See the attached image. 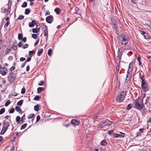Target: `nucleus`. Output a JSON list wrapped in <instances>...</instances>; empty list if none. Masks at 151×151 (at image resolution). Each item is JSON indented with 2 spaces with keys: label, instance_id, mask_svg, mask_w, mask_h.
<instances>
[{
  "label": "nucleus",
  "instance_id": "obj_1",
  "mask_svg": "<svg viewBox=\"0 0 151 151\" xmlns=\"http://www.w3.org/2000/svg\"><path fill=\"white\" fill-rule=\"evenodd\" d=\"M141 72L142 73L143 75L142 76H141V74L140 73L139 77V78L142 81L141 85V88L144 91H146L148 90V85L145 78V75L143 72L141 71Z\"/></svg>",
  "mask_w": 151,
  "mask_h": 151
},
{
  "label": "nucleus",
  "instance_id": "obj_2",
  "mask_svg": "<svg viewBox=\"0 0 151 151\" xmlns=\"http://www.w3.org/2000/svg\"><path fill=\"white\" fill-rule=\"evenodd\" d=\"M119 39H122L121 44L122 45H126L129 42V38L128 36L124 34V35H121L119 37Z\"/></svg>",
  "mask_w": 151,
  "mask_h": 151
},
{
  "label": "nucleus",
  "instance_id": "obj_3",
  "mask_svg": "<svg viewBox=\"0 0 151 151\" xmlns=\"http://www.w3.org/2000/svg\"><path fill=\"white\" fill-rule=\"evenodd\" d=\"M134 103L135 108L139 110L143 108V107L144 106L143 104V101L141 99H136Z\"/></svg>",
  "mask_w": 151,
  "mask_h": 151
},
{
  "label": "nucleus",
  "instance_id": "obj_4",
  "mask_svg": "<svg viewBox=\"0 0 151 151\" xmlns=\"http://www.w3.org/2000/svg\"><path fill=\"white\" fill-rule=\"evenodd\" d=\"M126 95V93L125 91H122L118 94L116 97V101L119 102L122 101L124 99Z\"/></svg>",
  "mask_w": 151,
  "mask_h": 151
},
{
  "label": "nucleus",
  "instance_id": "obj_5",
  "mask_svg": "<svg viewBox=\"0 0 151 151\" xmlns=\"http://www.w3.org/2000/svg\"><path fill=\"white\" fill-rule=\"evenodd\" d=\"M111 122V121L107 119L104 120L100 123L99 124V127L103 128L106 126L110 125Z\"/></svg>",
  "mask_w": 151,
  "mask_h": 151
},
{
  "label": "nucleus",
  "instance_id": "obj_6",
  "mask_svg": "<svg viewBox=\"0 0 151 151\" xmlns=\"http://www.w3.org/2000/svg\"><path fill=\"white\" fill-rule=\"evenodd\" d=\"M16 76L13 72H10L7 77V80L11 83H12L16 79Z\"/></svg>",
  "mask_w": 151,
  "mask_h": 151
},
{
  "label": "nucleus",
  "instance_id": "obj_7",
  "mask_svg": "<svg viewBox=\"0 0 151 151\" xmlns=\"http://www.w3.org/2000/svg\"><path fill=\"white\" fill-rule=\"evenodd\" d=\"M8 72V70L6 68L4 67H2L1 65L0 66V74L3 76L6 75Z\"/></svg>",
  "mask_w": 151,
  "mask_h": 151
},
{
  "label": "nucleus",
  "instance_id": "obj_8",
  "mask_svg": "<svg viewBox=\"0 0 151 151\" xmlns=\"http://www.w3.org/2000/svg\"><path fill=\"white\" fill-rule=\"evenodd\" d=\"M113 136L115 138H123L125 136V134L122 132H119L118 133L113 134Z\"/></svg>",
  "mask_w": 151,
  "mask_h": 151
},
{
  "label": "nucleus",
  "instance_id": "obj_9",
  "mask_svg": "<svg viewBox=\"0 0 151 151\" xmlns=\"http://www.w3.org/2000/svg\"><path fill=\"white\" fill-rule=\"evenodd\" d=\"M53 17L52 15H49L46 18V22L48 23H51L53 21Z\"/></svg>",
  "mask_w": 151,
  "mask_h": 151
},
{
  "label": "nucleus",
  "instance_id": "obj_10",
  "mask_svg": "<svg viewBox=\"0 0 151 151\" xmlns=\"http://www.w3.org/2000/svg\"><path fill=\"white\" fill-rule=\"evenodd\" d=\"M9 125L10 124L8 122H5L4 123V125L2 129V130H4L6 132Z\"/></svg>",
  "mask_w": 151,
  "mask_h": 151
},
{
  "label": "nucleus",
  "instance_id": "obj_11",
  "mask_svg": "<svg viewBox=\"0 0 151 151\" xmlns=\"http://www.w3.org/2000/svg\"><path fill=\"white\" fill-rule=\"evenodd\" d=\"M35 24L36 25L37 27L39 26L38 24L36 23V21L35 20H33L31 22H30L29 23V26L30 27H34Z\"/></svg>",
  "mask_w": 151,
  "mask_h": 151
},
{
  "label": "nucleus",
  "instance_id": "obj_12",
  "mask_svg": "<svg viewBox=\"0 0 151 151\" xmlns=\"http://www.w3.org/2000/svg\"><path fill=\"white\" fill-rule=\"evenodd\" d=\"M44 30L43 29V31L44 33V35L46 37V39L47 40L48 38V31L46 25H45L44 27H43Z\"/></svg>",
  "mask_w": 151,
  "mask_h": 151
},
{
  "label": "nucleus",
  "instance_id": "obj_13",
  "mask_svg": "<svg viewBox=\"0 0 151 151\" xmlns=\"http://www.w3.org/2000/svg\"><path fill=\"white\" fill-rule=\"evenodd\" d=\"M123 52L119 51V50H118V56L117 57V59L119 61V62L121 60L122 56V55Z\"/></svg>",
  "mask_w": 151,
  "mask_h": 151
},
{
  "label": "nucleus",
  "instance_id": "obj_14",
  "mask_svg": "<svg viewBox=\"0 0 151 151\" xmlns=\"http://www.w3.org/2000/svg\"><path fill=\"white\" fill-rule=\"evenodd\" d=\"M71 123L72 125H78L80 124V122L76 119H73L71 120Z\"/></svg>",
  "mask_w": 151,
  "mask_h": 151
},
{
  "label": "nucleus",
  "instance_id": "obj_15",
  "mask_svg": "<svg viewBox=\"0 0 151 151\" xmlns=\"http://www.w3.org/2000/svg\"><path fill=\"white\" fill-rule=\"evenodd\" d=\"M127 74L126 76V78L125 80L126 82H128L130 79L131 77V76L130 75H129V72L127 71Z\"/></svg>",
  "mask_w": 151,
  "mask_h": 151
},
{
  "label": "nucleus",
  "instance_id": "obj_16",
  "mask_svg": "<svg viewBox=\"0 0 151 151\" xmlns=\"http://www.w3.org/2000/svg\"><path fill=\"white\" fill-rule=\"evenodd\" d=\"M107 144V142L105 140H102L101 143V145L102 146H106Z\"/></svg>",
  "mask_w": 151,
  "mask_h": 151
},
{
  "label": "nucleus",
  "instance_id": "obj_17",
  "mask_svg": "<svg viewBox=\"0 0 151 151\" xmlns=\"http://www.w3.org/2000/svg\"><path fill=\"white\" fill-rule=\"evenodd\" d=\"M12 5V2H11L10 0H9L8 4H7V5H8V9L11 10V7Z\"/></svg>",
  "mask_w": 151,
  "mask_h": 151
},
{
  "label": "nucleus",
  "instance_id": "obj_18",
  "mask_svg": "<svg viewBox=\"0 0 151 151\" xmlns=\"http://www.w3.org/2000/svg\"><path fill=\"white\" fill-rule=\"evenodd\" d=\"M54 11L57 14H60V10L59 8H56L54 9Z\"/></svg>",
  "mask_w": 151,
  "mask_h": 151
},
{
  "label": "nucleus",
  "instance_id": "obj_19",
  "mask_svg": "<svg viewBox=\"0 0 151 151\" xmlns=\"http://www.w3.org/2000/svg\"><path fill=\"white\" fill-rule=\"evenodd\" d=\"M40 29V27L39 26V28L38 29H37V28H33L32 29V32L34 33H36L39 32V30Z\"/></svg>",
  "mask_w": 151,
  "mask_h": 151
},
{
  "label": "nucleus",
  "instance_id": "obj_20",
  "mask_svg": "<svg viewBox=\"0 0 151 151\" xmlns=\"http://www.w3.org/2000/svg\"><path fill=\"white\" fill-rule=\"evenodd\" d=\"M12 50V49L11 48H9L8 49L7 48H6V50L5 52V54L6 55L9 53Z\"/></svg>",
  "mask_w": 151,
  "mask_h": 151
},
{
  "label": "nucleus",
  "instance_id": "obj_21",
  "mask_svg": "<svg viewBox=\"0 0 151 151\" xmlns=\"http://www.w3.org/2000/svg\"><path fill=\"white\" fill-rule=\"evenodd\" d=\"M141 110V111L142 113V114L145 115L146 114L147 110L146 109L143 107V108Z\"/></svg>",
  "mask_w": 151,
  "mask_h": 151
},
{
  "label": "nucleus",
  "instance_id": "obj_22",
  "mask_svg": "<svg viewBox=\"0 0 151 151\" xmlns=\"http://www.w3.org/2000/svg\"><path fill=\"white\" fill-rule=\"evenodd\" d=\"M43 52V49H40L39 50L38 52L37 53V55L38 56H40L42 53Z\"/></svg>",
  "mask_w": 151,
  "mask_h": 151
},
{
  "label": "nucleus",
  "instance_id": "obj_23",
  "mask_svg": "<svg viewBox=\"0 0 151 151\" xmlns=\"http://www.w3.org/2000/svg\"><path fill=\"white\" fill-rule=\"evenodd\" d=\"M114 26L113 27V28H114L115 30L116 31V34H118V27L117 25V24H115V25H113Z\"/></svg>",
  "mask_w": 151,
  "mask_h": 151
},
{
  "label": "nucleus",
  "instance_id": "obj_24",
  "mask_svg": "<svg viewBox=\"0 0 151 151\" xmlns=\"http://www.w3.org/2000/svg\"><path fill=\"white\" fill-rule=\"evenodd\" d=\"M43 90L44 89L42 87H39L37 89V93H41Z\"/></svg>",
  "mask_w": 151,
  "mask_h": 151
},
{
  "label": "nucleus",
  "instance_id": "obj_25",
  "mask_svg": "<svg viewBox=\"0 0 151 151\" xmlns=\"http://www.w3.org/2000/svg\"><path fill=\"white\" fill-rule=\"evenodd\" d=\"M39 105L37 104L35 105L34 107V109L35 111H39Z\"/></svg>",
  "mask_w": 151,
  "mask_h": 151
},
{
  "label": "nucleus",
  "instance_id": "obj_26",
  "mask_svg": "<svg viewBox=\"0 0 151 151\" xmlns=\"http://www.w3.org/2000/svg\"><path fill=\"white\" fill-rule=\"evenodd\" d=\"M23 101L24 100L23 99H22L18 102L17 104L18 105L20 106L22 104Z\"/></svg>",
  "mask_w": 151,
  "mask_h": 151
},
{
  "label": "nucleus",
  "instance_id": "obj_27",
  "mask_svg": "<svg viewBox=\"0 0 151 151\" xmlns=\"http://www.w3.org/2000/svg\"><path fill=\"white\" fill-rule=\"evenodd\" d=\"M111 24L113 25L117 24L116 21L114 19H111Z\"/></svg>",
  "mask_w": 151,
  "mask_h": 151
},
{
  "label": "nucleus",
  "instance_id": "obj_28",
  "mask_svg": "<svg viewBox=\"0 0 151 151\" xmlns=\"http://www.w3.org/2000/svg\"><path fill=\"white\" fill-rule=\"evenodd\" d=\"M25 120V114H24L23 115V116L22 117L21 121V123L20 124H21L22 123H23L24 122V121Z\"/></svg>",
  "mask_w": 151,
  "mask_h": 151
},
{
  "label": "nucleus",
  "instance_id": "obj_29",
  "mask_svg": "<svg viewBox=\"0 0 151 151\" xmlns=\"http://www.w3.org/2000/svg\"><path fill=\"white\" fill-rule=\"evenodd\" d=\"M132 107V105L131 104H128L127 107V110H129L131 109Z\"/></svg>",
  "mask_w": 151,
  "mask_h": 151
},
{
  "label": "nucleus",
  "instance_id": "obj_30",
  "mask_svg": "<svg viewBox=\"0 0 151 151\" xmlns=\"http://www.w3.org/2000/svg\"><path fill=\"white\" fill-rule=\"evenodd\" d=\"M30 12V10L29 9H26L25 11V14L26 15L28 14Z\"/></svg>",
  "mask_w": 151,
  "mask_h": 151
},
{
  "label": "nucleus",
  "instance_id": "obj_31",
  "mask_svg": "<svg viewBox=\"0 0 151 151\" xmlns=\"http://www.w3.org/2000/svg\"><path fill=\"white\" fill-rule=\"evenodd\" d=\"M27 125V123L24 124L21 126L20 129L22 130V129H24L26 127Z\"/></svg>",
  "mask_w": 151,
  "mask_h": 151
},
{
  "label": "nucleus",
  "instance_id": "obj_32",
  "mask_svg": "<svg viewBox=\"0 0 151 151\" xmlns=\"http://www.w3.org/2000/svg\"><path fill=\"white\" fill-rule=\"evenodd\" d=\"M20 119V117L19 116H17L16 117V121L17 123H19V122Z\"/></svg>",
  "mask_w": 151,
  "mask_h": 151
},
{
  "label": "nucleus",
  "instance_id": "obj_33",
  "mask_svg": "<svg viewBox=\"0 0 151 151\" xmlns=\"http://www.w3.org/2000/svg\"><path fill=\"white\" fill-rule=\"evenodd\" d=\"M15 109L18 112H19L20 111H21L22 110L20 107H18V106H16L15 107Z\"/></svg>",
  "mask_w": 151,
  "mask_h": 151
},
{
  "label": "nucleus",
  "instance_id": "obj_34",
  "mask_svg": "<svg viewBox=\"0 0 151 151\" xmlns=\"http://www.w3.org/2000/svg\"><path fill=\"white\" fill-rule=\"evenodd\" d=\"M52 51L51 49H49L48 51L47 54L49 56H51L52 55Z\"/></svg>",
  "mask_w": 151,
  "mask_h": 151
},
{
  "label": "nucleus",
  "instance_id": "obj_35",
  "mask_svg": "<svg viewBox=\"0 0 151 151\" xmlns=\"http://www.w3.org/2000/svg\"><path fill=\"white\" fill-rule=\"evenodd\" d=\"M5 111V108H2L0 110V114H3Z\"/></svg>",
  "mask_w": 151,
  "mask_h": 151
},
{
  "label": "nucleus",
  "instance_id": "obj_36",
  "mask_svg": "<svg viewBox=\"0 0 151 151\" xmlns=\"http://www.w3.org/2000/svg\"><path fill=\"white\" fill-rule=\"evenodd\" d=\"M27 3L26 2H24L22 5L21 6L23 8H24L27 6Z\"/></svg>",
  "mask_w": 151,
  "mask_h": 151
},
{
  "label": "nucleus",
  "instance_id": "obj_37",
  "mask_svg": "<svg viewBox=\"0 0 151 151\" xmlns=\"http://www.w3.org/2000/svg\"><path fill=\"white\" fill-rule=\"evenodd\" d=\"M23 35L22 34L19 33L18 35V39L19 40H21L22 38Z\"/></svg>",
  "mask_w": 151,
  "mask_h": 151
},
{
  "label": "nucleus",
  "instance_id": "obj_38",
  "mask_svg": "<svg viewBox=\"0 0 151 151\" xmlns=\"http://www.w3.org/2000/svg\"><path fill=\"white\" fill-rule=\"evenodd\" d=\"M133 63L132 62H131L129 64V68L128 70L127 71L129 72V70H130V68H131V67H133Z\"/></svg>",
  "mask_w": 151,
  "mask_h": 151
},
{
  "label": "nucleus",
  "instance_id": "obj_39",
  "mask_svg": "<svg viewBox=\"0 0 151 151\" xmlns=\"http://www.w3.org/2000/svg\"><path fill=\"white\" fill-rule=\"evenodd\" d=\"M11 103V102L9 100H8L6 102L5 105V106H7L9 104Z\"/></svg>",
  "mask_w": 151,
  "mask_h": 151
},
{
  "label": "nucleus",
  "instance_id": "obj_40",
  "mask_svg": "<svg viewBox=\"0 0 151 151\" xmlns=\"http://www.w3.org/2000/svg\"><path fill=\"white\" fill-rule=\"evenodd\" d=\"M144 36L145 39H148L150 38L148 34L146 33L144 35Z\"/></svg>",
  "mask_w": 151,
  "mask_h": 151
},
{
  "label": "nucleus",
  "instance_id": "obj_41",
  "mask_svg": "<svg viewBox=\"0 0 151 151\" xmlns=\"http://www.w3.org/2000/svg\"><path fill=\"white\" fill-rule=\"evenodd\" d=\"M24 17L23 15H19L17 19L19 20H22L24 18Z\"/></svg>",
  "mask_w": 151,
  "mask_h": 151
},
{
  "label": "nucleus",
  "instance_id": "obj_42",
  "mask_svg": "<svg viewBox=\"0 0 151 151\" xmlns=\"http://www.w3.org/2000/svg\"><path fill=\"white\" fill-rule=\"evenodd\" d=\"M12 48L14 50H16L17 48V46L14 44H13L12 46Z\"/></svg>",
  "mask_w": 151,
  "mask_h": 151
},
{
  "label": "nucleus",
  "instance_id": "obj_43",
  "mask_svg": "<svg viewBox=\"0 0 151 151\" xmlns=\"http://www.w3.org/2000/svg\"><path fill=\"white\" fill-rule=\"evenodd\" d=\"M44 83V81H41L39 82L38 85L39 86H42L43 85Z\"/></svg>",
  "mask_w": 151,
  "mask_h": 151
},
{
  "label": "nucleus",
  "instance_id": "obj_44",
  "mask_svg": "<svg viewBox=\"0 0 151 151\" xmlns=\"http://www.w3.org/2000/svg\"><path fill=\"white\" fill-rule=\"evenodd\" d=\"M34 114L33 113H32V114H30L29 116L28 117V119H31L33 118L34 116Z\"/></svg>",
  "mask_w": 151,
  "mask_h": 151
},
{
  "label": "nucleus",
  "instance_id": "obj_45",
  "mask_svg": "<svg viewBox=\"0 0 151 151\" xmlns=\"http://www.w3.org/2000/svg\"><path fill=\"white\" fill-rule=\"evenodd\" d=\"M108 133L110 135H113V134H115L113 133V131L112 130L108 131Z\"/></svg>",
  "mask_w": 151,
  "mask_h": 151
},
{
  "label": "nucleus",
  "instance_id": "obj_46",
  "mask_svg": "<svg viewBox=\"0 0 151 151\" xmlns=\"http://www.w3.org/2000/svg\"><path fill=\"white\" fill-rule=\"evenodd\" d=\"M39 35V34L37 35L35 34H32V37L34 39H36L37 36Z\"/></svg>",
  "mask_w": 151,
  "mask_h": 151
},
{
  "label": "nucleus",
  "instance_id": "obj_47",
  "mask_svg": "<svg viewBox=\"0 0 151 151\" xmlns=\"http://www.w3.org/2000/svg\"><path fill=\"white\" fill-rule=\"evenodd\" d=\"M125 50V48H124L123 47H122L118 49V50H119V51H121L122 52H123L124 51V50Z\"/></svg>",
  "mask_w": 151,
  "mask_h": 151
},
{
  "label": "nucleus",
  "instance_id": "obj_48",
  "mask_svg": "<svg viewBox=\"0 0 151 151\" xmlns=\"http://www.w3.org/2000/svg\"><path fill=\"white\" fill-rule=\"evenodd\" d=\"M150 97L149 96H147V97L146 99V101L145 103V104H147V103L148 102L150 99Z\"/></svg>",
  "mask_w": 151,
  "mask_h": 151
},
{
  "label": "nucleus",
  "instance_id": "obj_49",
  "mask_svg": "<svg viewBox=\"0 0 151 151\" xmlns=\"http://www.w3.org/2000/svg\"><path fill=\"white\" fill-rule=\"evenodd\" d=\"M14 111V109L13 108H12L9 111V112L10 114L13 113Z\"/></svg>",
  "mask_w": 151,
  "mask_h": 151
},
{
  "label": "nucleus",
  "instance_id": "obj_50",
  "mask_svg": "<svg viewBox=\"0 0 151 151\" xmlns=\"http://www.w3.org/2000/svg\"><path fill=\"white\" fill-rule=\"evenodd\" d=\"M9 24V21H7L6 23L4 25V28H6L8 26Z\"/></svg>",
  "mask_w": 151,
  "mask_h": 151
},
{
  "label": "nucleus",
  "instance_id": "obj_51",
  "mask_svg": "<svg viewBox=\"0 0 151 151\" xmlns=\"http://www.w3.org/2000/svg\"><path fill=\"white\" fill-rule=\"evenodd\" d=\"M40 98V97L39 96H36L34 98V99L35 100L37 101Z\"/></svg>",
  "mask_w": 151,
  "mask_h": 151
},
{
  "label": "nucleus",
  "instance_id": "obj_52",
  "mask_svg": "<svg viewBox=\"0 0 151 151\" xmlns=\"http://www.w3.org/2000/svg\"><path fill=\"white\" fill-rule=\"evenodd\" d=\"M29 46V45L27 44H25L23 46H22V48L24 49H25L27 47Z\"/></svg>",
  "mask_w": 151,
  "mask_h": 151
},
{
  "label": "nucleus",
  "instance_id": "obj_53",
  "mask_svg": "<svg viewBox=\"0 0 151 151\" xmlns=\"http://www.w3.org/2000/svg\"><path fill=\"white\" fill-rule=\"evenodd\" d=\"M25 88H22V89L21 93L22 94H24L25 93Z\"/></svg>",
  "mask_w": 151,
  "mask_h": 151
},
{
  "label": "nucleus",
  "instance_id": "obj_54",
  "mask_svg": "<svg viewBox=\"0 0 151 151\" xmlns=\"http://www.w3.org/2000/svg\"><path fill=\"white\" fill-rule=\"evenodd\" d=\"M40 116L39 115H37V116L36 122H38V121H39L40 120Z\"/></svg>",
  "mask_w": 151,
  "mask_h": 151
},
{
  "label": "nucleus",
  "instance_id": "obj_55",
  "mask_svg": "<svg viewBox=\"0 0 151 151\" xmlns=\"http://www.w3.org/2000/svg\"><path fill=\"white\" fill-rule=\"evenodd\" d=\"M147 123L149 124H151V117L149 118L147 121Z\"/></svg>",
  "mask_w": 151,
  "mask_h": 151
},
{
  "label": "nucleus",
  "instance_id": "obj_56",
  "mask_svg": "<svg viewBox=\"0 0 151 151\" xmlns=\"http://www.w3.org/2000/svg\"><path fill=\"white\" fill-rule=\"evenodd\" d=\"M31 57H29L28 58L27 60L25 61L24 62L27 63V62H29L30 61V60H31Z\"/></svg>",
  "mask_w": 151,
  "mask_h": 151
},
{
  "label": "nucleus",
  "instance_id": "obj_57",
  "mask_svg": "<svg viewBox=\"0 0 151 151\" xmlns=\"http://www.w3.org/2000/svg\"><path fill=\"white\" fill-rule=\"evenodd\" d=\"M23 44L22 42H19L18 44V47H21L22 46Z\"/></svg>",
  "mask_w": 151,
  "mask_h": 151
},
{
  "label": "nucleus",
  "instance_id": "obj_58",
  "mask_svg": "<svg viewBox=\"0 0 151 151\" xmlns=\"http://www.w3.org/2000/svg\"><path fill=\"white\" fill-rule=\"evenodd\" d=\"M34 51L33 50H32L31 51H29V55H32L34 53Z\"/></svg>",
  "mask_w": 151,
  "mask_h": 151
},
{
  "label": "nucleus",
  "instance_id": "obj_59",
  "mask_svg": "<svg viewBox=\"0 0 151 151\" xmlns=\"http://www.w3.org/2000/svg\"><path fill=\"white\" fill-rule=\"evenodd\" d=\"M22 40L24 42H25L27 40V38L26 37H24L23 38H22Z\"/></svg>",
  "mask_w": 151,
  "mask_h": 151
},
{
  "label": "nucleus",
  "instance_id": "obj_60",
  "mask_svg": "<svg viewBox=\"0 0 151 151\" xmlns=\"http://www.w3.org/2000/svg\"><path fill=\"white\" fill-rule=\"evenodd\" d=\"M11 10H10L8 9L6 12V16H8V15L10 13Z\"/></svg>",
  "mask_w": 151,
  "mask_h": 151
},
{
  "label": "nucleus",
  "instance_id": "obj_61",
  "mask_svg": "<svg viewBox=\"0 0 151 151\" xmlns=\"http://www.w3.org/2000/svg\"><path fill=\"white\" fill-rule=\"evenodd\" d=\"M39 40H37L36 41V42L34 44V46H36V45H37L38 44V43L39 42Z\"/></svg>",
  "mask_w": 151,
  "mask_h": 151
},
{
  "label": "nucleus",
  "instance_id": "obj_62",
  "mask_svg": "<svg viewBox=\"0 0 151 151\" xmlns=\"http://www.w3.org/2000/svg\"><path fill=\"white\" fill-rule=\"evenodd\" d=\"M15 68V67L14 66L12 67L9 69L10 71H13Z\"/></svg>",
  "mask_w": 151,
  "mask_h": 151
},
{
  "label": "nucleus",
  "instance_id": "obj_63",
  "mask_svg": "<svg viewBox=\"0 0 151 151\" xmlns=\"http://www.w3.org/2000/svg\"><path fill=\"white\" fill-rule=\"evenodd\" d=\"M26 59L25 58H23V57H21L20 59V60L21 61H23L25 60Z\"/></svg>",
  "mask_w": 151,
  "mask_h": 151
},
{
  "label": "nucleus",
  "instance_id": "obj_64",
  "mask_svg": "<svg viewBox=\"0 0 151 151\" xmlns=\"http://www.w3.org/2000/svg\"><path fill=\"white\" fill-rule=\"evenodd\" d=\"M50 12L48 10H47L46 11L45 13V16H47L50 14Z\"/></svg>",
  "mask_w": 151,
  "mask_h": 151
}]
</instances>
